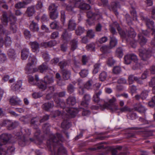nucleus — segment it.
<instances>
[{"label": "nucleus", "instance_id": "obj_1", "mask_svg": "<svg viewBox=\"0 0 155 155\" xmlns=\"http://www.w3.org/2000/svg\"><path fill=\"white\" fill-rule=\"evenodd\" d=\"M7 31L0 25V48L2 47L4 43L6 46L11 45V39L10 37L7 36Z\"/></svg>", "mask_w": 155, "mask_h": 155}, {"label": "nucleus", "instance_id": "obj_2", "mask_svg": "<svg viewBox=\"0 0 155 155\" xmlns=\"http://www.w3.org/2000/svg\"><path fill=\"white\" fill-rule=\"evenodd\" d=\"M36 61V59L35 56L32 55L30 56L28 63L25 68L27 73L29 74L34 73L38 71V69L35 67Z\"/></svg>", "mask_w": 155, "mask_h": 155}, {"label": "nucleus", "instance_id": "obj_3", "mask_svg": "<svg viewBox=\"0 0 155 155\" xmlns=\"http://www.w3.org/2000/svg\"><path fill=\"white\" fill-rule=\"evenodd\" d=\"M11 138L10 134H3L0 136V155H5L6 153L5 150L2 148V146L6 143Z\"/></svg>", "mask_w": 155, "mask_h": 155}, {"label": "nucleus", "instance_id": "obj_4", "mask_svg": "<svg viewBox=\"0 0 155 155\" xmlns=\"http://www.w3.org/2000/svg\"><path fill=\"white\" fill-rule=\"evenodd\" d=\"M53 82V80L51 77H45L44 78V81H42L38 86L39 88L43 90H45L46 88L47 84H51Z\"/></svg>", "mask_w": 155, "mask_h": 155}, {"label": "nucleus", "instance_id": "obj_5", "mask_svg": "<svg viewBox=\"0 0 155 155\" xmlns=\"http://www.w3.org/2000/svg\"><path fill=\"white\" fill-rule=\"evenodd\" d=\"M57 7L54 4H51L49 7L50 16L51 19H56L58 17V13L56 10Z\"/></svg>", "mask_w": 155, "mask_h": 155}, {"label": "nucleus", "instance_id": "obj_6", "mask_svg": "<svg viewBox=\"0 0 155 155\" xmlns=\"http://www.w3.org/2000/svg\"><path fill=\"white\" fill-rule=\"evenodd\" d=\"M124 59V63L127 64H130L132 60L134 61L135 63L137 61L136 56L133 54H127L125 56Z\"/></svg>", "mask_w": 155, "mask_h": 155}, {"label": "nucleus", "instance_id": "obj_7", "mask_svg": "<svg viewBox=\"0 0 155 155\" xmlns=\"http://www.w3.org/2000/svg\"><path fill=\"white\" fill-rule=\"evenodd\" d=\"M139 51L140 56L144 60H146L147 58L150 57L151 55V52L145 49H140L139 50Z\"/></svg>", "mask_w": 155, "mask_h": 155}, {"label": "nucleus", "instance_id": "obj_8", "mask_svg": "<svg viewBox=\"0 0 155 155\" xmlns=\"http://www.w3.org/2000/svg\"><path fill=\"white\" fill-rule=\"evenodd\" d=\"M81 0H76L75 5L76 6L78 7L83 10H88L91 8V6L88 5L85 3H83L81 2Z\"/></svg>", "mask_w": 155, "mask_h": 155}, {"label": "nucleus", "instance_id": "obj_9", "mask_svg": "<svg viewBox=\"0 0 155 155\" xmlns=\"http://www.w3.org/2000/svg\"><path fill=\"white\" fill-rule=\"evenodd\" d=\"M57 137L58 139V141H57V140L56 139V137L54 135H52V138L50 140H48L47 142V144L51 145H52L54 142H58L59 140L61 141H62L63 140V138L61 134H57Z\"/></svg>", "mask_w": 155, "mask_h": 155}, {"label": "nucleus", "instance_id": "obj_10", "mask_svg": "<svg viewBox=\"0 0 155 155\" xmlns=\"http://www.w3.org/2000/svg\"><path fill=\"white\" fill-rule=\"evenodd\" d=\"M105 109H109L112 112H116L118 110L119 108L117 105L114 104L108 106L106 105L104 107H101V109L102 110Z\"/></svg>", "mask_w": 155, "mask_h": 155}, {"label": "nucleus", "instance_id": "obj_11", "mask_svg": "<svg viewBox=\"0 0 155 155\" xmlns=\"http://www.w3.org/2000/svg\"><path fill=\"white\" fill-rule=\"evenodd\" d=\"M90 100V96L88 94L85 95L84 97L83 101L81 103V105L85 107L87 106L88 102Z\"/></svg>", "mask_w": 155, "mask_h": 155}, {"label": "nucleus", "instance_id": "obj_12", "mask_svg": "<svg viewBox=\"0 0 155 155\" xmlns=\"http://www.w3.org/2000/svg\"><path fill=\"white\" fill-rule=\"evenodd\" d=\"M134 80L135 81L138 83L140 84H141L142 83V81L140 78L136 77H134L133 75H130L128 78V81L129 84H132Z\"/></svg>", "mask_w": 155, "mask_h": 155}, {"label": "nucleus", "instance_id": "obj_13", "mask_svg": "<svg viewBox=\"0 0 155 155\" xmlns=\"http://www.w3.org/2000/svg\"><path fill=\"white\" fill-rule=\"evenodd\" d=\"M67 111L68 113L70 114L71 117H74L78 112V110L77 109L72 107L68 109Z\"/></svg>", "mask_w": 155, "mask_h": 155}, {"label": "nucleus", "instance_id": "obj_14", "mask_svg": "<svg viewBox=\"0 0 155 155\" xmlns=\"http://www.w3.org/2000/svg\"><path fill=\"white\" fill-rule=\"evenodd\" d=\"M10 19L11 21L12 22L10 23L11 25V29L13 30V32H15L16 31V27L14 23L16 21V19L14 16L12 15L10 16Z\"/></svg>", "mask_w": 155, "mask_h": 155}, {"label": "nucleus", "instance_id": "obj_15", "mask_svg": "<svg viewBox=\"0 0 155 155\" xmlns=\"http://www.w3.org/2000/svg\"><path fill=\"white\" fill-rule=\"evenodd\" d=\"M21 101L20 99L16 96L12 97L10 99V103L13 105L18 104Z\"/></svg>", "mask_w": 155, "mask_h": 155}, {"label": "nucleus", "instance_id": "obj_16", "mask_svg": "<svg viewBox=\"0 0 155 155\" xmlns=\"http://www.w3.org/2000/svg\"><path fill=\"white\" fill-rule=\"evenodd\" d=\"M22 82L19 80L17 81L11 87L13 91H16L19 89L21 86Z\"/></svg>", "mask_w": 155, "mask_h": 155}, {"label": "nucleus", "instance_id": "obj_17", "mask_svg": "<svg viewBox=\"0 0 155 155\" xmlns=\"http://www.w3.org/2000/svg\"><path fill=\"white\" fill-rule=\"evenodd\" d=\"M29 54L28 49L27 48L23 49L21 52V58L23 60H25L27 58Z\"/></svg>", "mask_w": 155, "mask_h": 155}, {"label": "nucleus", "instance_id": "obj_18", "mask_svg": "<svg viewBox=\"0 0 155 155\" xmlns=\"http://www.w3.org/2000/svg\"><path fill=\"white\" fill-rule=\"evenodd\" d=\"M93 81L91 80H88L85 84L84 87L88 90L93 89V85H92Z\"/></svg>", "mask_w": 155, "mask_h": 155}, {"label": "nucleus", "instance_id": "obj_19", "mask_svg": "<svg viewBox=\"0 0 155 155\" xmlns=\"http://www.w3.org/2000/svg\"><path fill=\"white\" fill-rule=\"evenodd\" d=\"M31 45L33 51L37 52L38 51L39 46L38 43L35 42H31Z\"/></svg>", "mask_w": 155, "mask_h": 155}, {"label": "nucleus", "instance_id": "obj_20", "mask_svg": "<svg viewBox=\"0 0 155 155\" xmlns=\"http://www.w3.org/2000/svg\"><path fill=\"white\" fill-rule=\"evenodd\" d=\"M30 27V29L34 32L38 31L39 29L38 25L33 21L31 24Z\"/></svg>", "mask_w": 155, "mask_h": 155}, {"label": "nucleus", "instance_id": "obj_21", "mask_svg": "<svg viewBox=\"0 0 155 155\" xmlns=\"http://www.w3.org/2000/svg\"><path fill=\"white\" fill-rule=\"evenodd\" d=\"M146 25L147 27L151 29V30L153 32L155 31V30L153 28V24L154 22L150 21L149 19H147L146 20Z\"/></svg>", "mask_w": 155, "mask_h": 155}, {"label": "nucleus", "instance_id": "obj_22", "mask_svg": "<svg viewBox=\"0 0 155 155\" xmlns=\"http://www.w3.org/2000/svg\"><path fill=\"white\" fill-rule=\"evenodd\" d=\"M53 106V102L45 103L43 104V108L46 110H48L52 108Z\"/></svg>", "mask_w": 155, "mask_h": 155}, {"label": "nucleus", "instance_id": "obj_23", "mask_svg": "<svg viewBox=\"0 0 155 155\" xmlns=\"http://www.w3.org/2000/svg\"><path fill=\"white\" fill-rule=\"evenodd\" d=\"M67 103L70 106H71L76 103V100L74 97H70L67 99Z\"/></svg>", "mask_w": 155, "mask_h": 155}, {"label": "nucleus", "instance_id": "obj_24", "mask_svg": "<svg viewBox=\"0 0 155 155\" xmlns=\"http://www.w3.org/2000/svg\"><path fill=\"white\" fill-rule=\"evenodd\" d=\"M48 68L47 64L46 63H45L39 66L38 70L41 73H43L45 71L48 69Z\"/></svg>", "mask_w": 155, "mask_h": 155}, {"label": "nucleus", "instance_id": "obj_25", "mask_svg": "<svg viewBox=\"0 0 155 155\" xmlns=\"http://www.w3.org/2000/svg\"><path fill=\"white\" fill-rule=\"evenodd\" d=\"M101 91H99L97 92H96L95 94L93 96V100L96 102L98 103L100 101L99 98V96L101 94Z\"/></svg>", "mask_w": 155, "mask_h": 155}, {"label": "nucleus", "instance_id": "obj_26", "mask_svg": "<svg viewBox=\"0 0 155 155\" xmlns=\"http://www.w3.org/2000/svg\"><path fill=\"white\" fill-rule=\"evenodd\" d=\"M135 108L136 110L141 113L144 112L146 111L145 107L140 104L135 106Z\"/></svg>", "mask_w": 155, "mask_h": 155}, {"label": "nucleus", "instance_id": "obj_27", "mask_svg": "<svg viewBox=\"0 0 155 155\" xmlns=\"http://www.w3.org/2000/svg\"><path fill=\"white\" fill-rule=\"evenodd\" d=\"M117 43V40L114 37H110V48H112L115 47Z\"/></svg>", "mask_w": 155, "mask_h": 155}, {"label": "nucleus", "instance_id": "obj_28", "mask_svg": "<svg viewBox=\"0 0 155 155\" xmlns=\"http://www.w3.org/2000/svg\"><path fill=\"white\" fill-rule=\"evenodd\" d=\"M116 101V100L115 99V98L114 97H113L112 99L109 100V103H110L109 104H107V103H105L103 105H102L101 104H99L100 105V108L101 109L102 107H104L106 105L108 106V105H112V104H114L113 103H114Z\"/></svg>", "mask_w": 155, "mask_h": 155}, {"label": "nucleus", "instance_id": "obj_29", "mask_svg": "<svg viewBox=\"0 0 155 155\" xmlns=\"http://www.w3.org/2000/svg\"><path fill=\"white\" fill-rule=\"evenodd\" d=\"M76 24L74 21L72 20L70 21L68 25V29L70 31H72L75 28Z\"/></svg>", "mask_w": 155, "mask_h": 155}, {"label": "nucleus", "instance_id": "obj_30", "mask_svg": "<svg viewBox=\"0 0 155 155\" xmlns=\"http://www.w3.org/2000/svg\"><path fill=\"white\" fill-rule=\"evenodd\" d=\"M70 73L69 71L66 70H64L63 71V75L64 78L65 80H68L70 77Z\"/></svg>", "mask_w": 155, "mask_h": 155}, {"label": "nucleus", "instance_id": "obj_31", "mask_svg": "<svg viewBox=\"0 0 155 155\" xmlns=\"http://www.w3.org/2000/svg\"><path fill=\"white\" fill-rule=\"evenodd\" d=\"M35 12V10L33 7H30L28 8L27 13L29 16L33 15Z\"/></svg>", "mask_w": 155, "mask_h": 155}, {"label": "nucleus", "instance_id": "obj_32", "mask_svg": "<svg viewBox=\"0 0 155 155\" xmlns=\"http://www.w3.org/2000/svg\"><path fill=\"white\" fill-rule=\"evenodd\" d=\"M1 21L2 23L5 25H7L8 20L6 17V14L5 13H4L1 18Z\"/></svg>", "mask_w": 155, "mask_h": 155}, {"label": "nucleus", "instance_id": "obj_33", "mask_svg": "<svg viewBox=\"0 0 155 155\" xmlns=\"http://www.w3.org/2000/svg\"><path fill=\"white\" fill-rule=\"evenodd\" d=\"M7 60V58L5 54L0 51V63L4 62Z\"/></svg>", "mask_w": 155, "mask_h": 155}, {"label": "nucleus", "instance_id": "obj_34", "mask_svg": "<svg viewBox=\"0 0 155 155\" xmlns=\"http://www.w3.org/2000/svg\"><path fill=\"white\" fill-rule=\"evenodd\" d=\"M139 41L141 45H144L147 42V40L141 35H139Z\"/></svg>", "mask_w": 155, "mask_h": 155}, {"label": "nucleus", "instance_id": "obj_35", "mask_svg": "<svg viewBox=\"0 0 155 155\" xmlns=\"http://www.w3.org/2000/svg\"><path fill=\"white\" fill-rule=\"evenodd\" d=\"M27 3L23 2H19L17 4L15 7L17 8H22L25 7V6L27 5Z\"/></svg>", "mask_w": 155, "mask_h": 155}, {"label": "nucleus", "instance_id": "obj_36", "mask_svg": "<svg viewBox=\"0 0 155 155\" xmlns=\"http://www.w3.org/2000/svg\"><path fill=\"white\" fill-rule=\"evenodd\" d=\"M107 76L106 73L105 72H103L100 74L99 78L101 81H104L106 79Z\"/></svg>", "mask_w": 155, "mask_h": 155}, {"label": "nucleus", "instance_id": "obj_37", "mask_svg": "<svg viewBox=\"0 0 155 155\" xmlns=\"http://www.w3.org/2000/svg\"><path fill=\"white\" fill-rule=\"evenodd\" d=\"M116 53L117 56L120 58H122L123 55L122 50L121 48H118L117 49Z\"/></svg>", "mask_w": 155, "mask_h": 155}, {"label": "nucleus", "instance_id": "obj_38", "mask_svg": "<svg viewBox=\"0 0 155 155\" xmlns=\"http://www.w3.org/2000/svg\"><path fill=\"white\" fill-rule=\"evenodd\" d=\"M8 55L11 58L14 59L15 57V52L13 49H10L8 52Z\"/></svg>", "mask_w": 155, "mask_h": 155}, {"label": "nucleus", "instance_id": "obj_39", "mask_svg": "<svg viewBox=\"0 0 155 155\" xmlns=\"http://www.w3.org/2000/svg\"><path fill=\"white\" fill-rule=\"evenodd\" d=\"M84 29L81 27H78L76 31V33L77 35H80L84 31Z\"/></svg>", "mask_w": 155, "mask_h": 155}, {"label": "nucleus", "instance_id": "obj_40", "mask_svg": "<svg viewBox=\"0 0 155 155\" xmlns=\"http://www.w3.org/2000/svg\"><path fill=\"white\" fill-rule=\"evenodd\" d=\"M88 74V71L87 70H83L80 73V74L82 77H86Z\"/></svg>", "mask_w": 155, "mask_h": 155}, {"label": "nucleus", "instance_id": "obj_41", "mask_svg": "<svg viewBox=\"0 0 155 155\" xmlns=\"http://www.w3.org/2000/svg\"><path fill=\"white\" fill-rule=\"evenodd\" d=\"M77 41L74 40L72 41L71 42V49L72 50H74L77 47Z\"/></svg>", "mask_w": 155, "mask_h": 155}, {"label": "nucleus", "instance_id": "obj_42", "mask_svg": "<svg viewBox=\"0 0 155 155\" xmlns=\"http://www.w3.org/2000/svg\"><path fill=\"white\" fill-rule=\"evenodd\" d=\"M87 35L90 38H92L94 36V32L92 30H89L87 31Z\"/></svg>", "mask_w": 155, "mask_h": 155}, {"label": "nucleus", "instance_id": "obj_43", "mask_svg": "<svg viewBox=\"0 0 155 155\" xmlns=\"http://www.w3.org/2000/svg\"><path fill=\"white\" fill-rule=\"evenodd\" d=\"M45 44H47V45H48L49 47H51L56 45L57 44V42L55 40H54L51 41L48 43H45Z\"/></svg>", "mask_w": 155, "mask_h": 155}, {"label": "nucleus", "instance_id": "obj_44", "mask_svg": "<svg viewBox=\"0 0 155 155\" xmlns=\"http://www.w3.org/2000/svg\"><path fill=\"white\" fill-rule=\"evenodd\" d=\"M100 65L98 64H96L94 65V68L93 71V73L94 74L97 73L99 70Z\"/></svg>", "mask_w": 155, "mask_h": 155}, {"label": "nucleus", "instance_id": "obj_45", "mask_svg": "<svg viewBox=\"0 0 155 155\" xmlns=\"http://www.w3.org/2000/svg\"><path fill=\"white\" fill-rule=\"evenodd\" d=\"M148 95V92L147 91H143L141 94L140 97L142 99H145L147 97Z\"/></svg>", "mask_w": 155, "mask_h": 155}, {"label": "nucleus", "instance_id": "obj_46", "mask_svg": "<svg viewBox=\"0 0 155 155\" xmlns=\"http://www.w3.org/2000/svg\"><path fill=\"white\" fill-rule=\"evenodd\" d=\"M120 71V68L119 66H116L114 67L113 69V72L116 74L119 73Z\"/></svg>", "mask_w": 155, "mask_h": 155}, {"label": "nucleus", "instance_id": "obj_47", "mask_svg": "<svg viewBox=\"0 0 155 155\" xmlns=\"http://www.w3.org/2000/svg\"><path fill=\"white\" fill-rule=\"evenodd\" d=\"M115 63V61L113 60L112 58H110L108 59L107 63L109 66H112Z\"/></svg>", "mask_w": 155, "mask_h": 155}, {"label": "nucleus", "instance_id": "obj_48", "mask_svg": "<svg viewBox=\"0 0 155 155\" xmlns=\"http://www.w3.org/2000/svg\"><path fill=\"white\" fill-rule=\"evenodd\" d=\"M101 84L99 83H96L93 85V89L95 91H97L101 87Z\"/></svg>", "mask_w": 155, "mask_h": 155}, {"label": "nucleus", "instance_id": "obj_49", "mask_svg": "<svg viewBox=\"0 0 155 155\" xmlns=\"http://www.w3.org/2000/svg\"><path fill=\"white\" fill-rule=\"evenodd\" d=\"M58 25V23L56 21H54L51 23L50 25L51 28L52 29L56 28Z\"/></svg>", "mask_w": 155, "mask_h": 155}, {"label": "nucleus", "instance_id": "obj_50", "mask_svg": "<svg viewBox=\"0 0 155 155\" xmlns=\"http://www.w3.org/2000/svg\"><path fill=\"white\" fill-rule=\"evenodd\" d=\"M149 85L150 86L153 87L155 85V77L152 78L151 81L149 82Z\"/></svg>", "mask_w": 155, "mask_h": 155}, {"label": "nucleus", "instance_id": "obj_51", "mask_svg": "<svg viewBox=\"0 0 155 155\" xmlns=\"http://www.w3.org/2000/svg\"><path fill=\"white\" fill-rule=\"evenodd\" d=\"M155 105V96L153 97L152 101L149 102V105L151 107H152Z\"/></svg>", "mask_w": 155, "mask_h": 155}, {"label": "nucleus", "instance_id": "obj_52", "mask_svg": "<svg viewBox=\"0 0 155 155\" xmlns=\"http://www.w3.org/2000/svg\"><path fill=\"white\" fill-rule=\"evenodd\" d=\"M107 40V38L106 37H104L101 38L99 41L100 43H103L106 42Z\"/></svg>", "mask_w": 155, "mask_h": 155}, {"label": "nucleus", "instance_id": "obj_53", "mask_svg": "<svg viewBox=\"0 0 155 155\" xmlns=\"http://www.w3.org/2000/svg\"><path fill=\"white\" fill-rule=\"evenodd\" d=\"M28 81L30 83L32 84H35V80L33 77L29 76L28 77Z\"/></svg>", "mask_w": 155, "mask_h": 155}, {"label": "nucleus", "instance_id": "obj_54", "mask_svg": "<svg viewBox=\"0 0 155 155\" xmlns=\"http://www.w3.org/2000/svg\"><path fill=\"white\" fill-rule=\"evenodd\" d=\"M108 48L109 47H108L107 46H102L101 48L100 49L101 51H102L104 53H105L107 51V50L108 49Z\"/></svg>", "mask_w": 155, "mask_h": 155}, {"label": "nucleus", "instance_id": "obj_55", "mask_svg": "<svg viewBox=\"0 0 155 155\" xmlns=\"http://www.w3.org/2000/svg\"><path fill=\"white\" fill-rule=\"evenodd\" d=\"M24 34L26 38H29L30 37V32L29 31L27 30H25L24 32Z\"/></svg>", "mask_w": 155, "mask_h": 155}, {"label": "nucleus", "instance_id": "obj_56", "mask_svg": "<svg viewBox=\"0 0 155 155\" xmlns=\"http://www.w3.org/2000/svg\"><path fill=\"white\" fill-rule=\"evenodd\" d=\"M90 114V112L88 110H84L82 111V114L83 116H87Z\"/></svg>", "mask_w": 155, "mask_h": 155}, {"label": "nucleus", "instance_id": "obj_57", "mask_svg": "<svg viewBox=\"0 0 155 155\" xmlns=\"http://www.w3.org/2000/svg\"><path fill=\"white\" fill-rule=\"evenodd\" d=\"M43 57L44 60L46 61H48L49 60V57L48 54L45 53L43 54Z\"/></svg>", "mask_w": 155, "mask_h": 155}, {"label": "nucleus", "instance_id": "obj_58", "mask_svg": "<svg viewBox=\"0 0 155 155\" xmlns=\"http://www.w3.org/2000/svg\"><path fill=\"white\" fill-rule=\"evenodd\" d=\"M68 91L69 92L71 93L74 91V88L72 85H70L68 87Z\"/></svg>", "mask_w": 155, "mask_h": 155}, {"label": "nucleus", "instance_id": "obj_59", "mask_svg": "<svg viewBox=\"0 0 155 155\" xmlns=\"http://www.w3.org/2000/svg\"><path fill=\"white\" fill-rule=\"evenodd\" d=\"M87 48L89 50H93L94 48V44L88 45L87 46Z\"/></svg>", "mask_w": 155, "mask_h": 155}, {"label": "nucleus", "instance_id": "obj_60", "mask_svg": "<svg viewBox=\"0 0 155 155\" xmlns=\"http://www.w3.org/2000/svg\"><path fill=\"white\" fill-rule=\"evenodd\" d=\"M129 35L131 37L134 38L135 37L136 35V34L134 31L133 29H131V31L129 33Z\"/></svg>", "mask_w": 155, "mask_h": 155}, {"label": "nucleus", "instance_id": "obj_61", "mask_svg": "<svg viewBox=\"0 0 155 155\" xmlns=\"http://www.w3.org/2000/svg\"><path fill=\"white\" fill-rule=\"evenodd\" d=\"M66 63L64 61L60 62L59 64L60 68L61 69L64 68V67L66 66Z\"/></svg>", "mask_w": 155, "mask_h": 155}, {"label": "nucleus", "instance_id": "obj_62", "mask_svg": "<svg viewBox=\"0 0 155 155\" xmlns=\"http://www.w3.org/2000/svg\"><path fill=\"white\" fill-rule=\"evenodd\" d=\"M118 24H117V29L119 32L120 34L121 35L122 37H124L125 33L124 32H123L122 31H121L120 28L118 27Z\"/></svg>", "mask_w": 155, "mask_h": 155}, {"label": "nucleus", "instance_id": "obj_63", "mask_svg": "<svg viewBox=\"0 0 155 155\" xmlns=\"http://www.w3.org/2000/svg\"><path fill=\"white\" fill-rule=\"evenodd\" d=\"M118 82L120 84H125L126 83V81L124 78H120L118 80Z\"/></svg>", "mask_w": 155, "mask_h": 155}, {"label": "nucleus", "instance_id": "obj_64", "mask_svg": "<svg viewBox=\"0 0 155 155\" xmlns=\"http://www.w3.org/2000/svg\"><path fill=\"white\" fill-rule=\"evenodd\" d=\"M58 33L57 32H54L52 34L51 37L52 38H55L58 36Z\"/></svg>", "mask_w": 155, "mask_h": 155}]
</instances>
